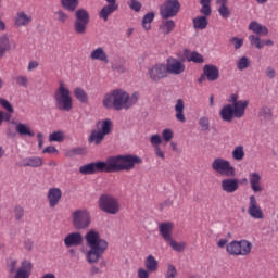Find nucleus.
<instances>
[{"mask_svg":"<svg viewBox=\"0 0 278 278\" xmlns=\"http://www.w3.org/2000/svg\"><path fill=\"white\" fill-rule=\"evenodd\" d=\"M140 99V93L135 91L131 94L125 89L117 88L106 93L102 100V105L106 110H130Z\"/></svg>","mask_w":278,"mask_h":278,"instance_id":"f257e3e1","label":"nucleus"},{"mask_svg":"<svg viewBox=\"0 0 278 278\" xmlns=\"http://www.w3.org/2000/svg\"><path fill=\"white\" fill-rule=\"evenodd\" d=\"M85 240L90 248L86 255L87 262L88 264H97L101 260V255L108 251V242L94 229L89 230L85 235Z\"/></svg>","mask_w":278,"mask_h":278,"instance_id":"f03ea898","label":"nucleus"},{"mask_svg":"<svg viewBox=\"0 0 278 278\" xmlns=\"http://www.w3.org/2000/svg\"><path fill=\"white\" fill-rule=\"evenodd\" d=\"M104 173H121L123 170H132L136 164H142V159L136 155H116L110 156L104 162Z\"/></svg>","mask_w":278,"mask_h":278,"instance_id":"7ed1b4c3","label":"nucleus"},{"mask_svg":"<svg viewBox=\"0 0 278 278\" xmlns=\"http://www.w3.org/2000/svg\"><path fill=\"white\" fill-rule=\"evenodd\" d=\"M228 103L222 108L219 111V116L225 123H231L233 118H242L249 108V100H238V94L232 93L228 99Z\"/></svg>","mask_w":278,"mask_h":278,"instance_id":"20e7f679","label":"nucleus"},{"mask_svg":"<svg viewBox=\"0 0 278 278\" xmlns=\"http://www.w3.org/2000/svg\"><path fill=\"white\" fill-rule=\"evenodd\" d=\"M54 105L60 112H71L73 110V96L71 94V89L61 81L59 88L53 94Z\"/></svg>","mask_w":278,"mask_h":278,"instance_id":"39448f33","label":"nucleus"},{"mask_svg":"<svg viewBox=\"0 0 278 278\" xmlns=\"http://www.w3.org/2000/svg\"><path fill=\"white\" fill-rule=\"evenodd\" d=\"M253 249V243L249 240H233L226 245V252L228 255H232L233 257H244L251 254Z\"/></svg>","mask_w":278,"mask_h":278,"instance_id":"423d86ee","label":"nucleus"},{"mask_svg":"<svg viewBox=\"0 0 278 278\" xmlns=\"http://www.w3.org/2000/svg\"><path fill=\"white\" fill-rule=\"evenodd\" d=\"M98 205L104 214L116 215L121 212V203L118 202V199L112 194H102L99 198Z\"/></svg>","mask_w":278,"mask_h":278,"instance_id":"0eeeda50","label":"nucleus"},{"mask_svg":"<svg viewBox=\"0 0 278 278\" xmlns=\"http://www.w3.org/2000/svg\"><path fill=\"white\" fill-rule=\"evenodd\" d=\"M92 223L90 212L86 208H78L72 213V225L77 230L88 229Z\"/></svg>","mask_w":278,"mask_h":278,"instance_id":"6e6552de","label":"nucleus"},{"mask_svg":"<svg viewBox=\"0 0 278 278\" xmlns=\"http://www.w3.org/2000/svg\"><path fill=\"white\" fill-rule=\"evenodd\" d=\"M211 166L213 170L222 177H236V167L231 165V162L223 157H216L213 160Z\"/></svg>","mask_w":278,"mask_h":278,"instance_id":"1a4fd4ad","label":"nucleus"},{"mask_svg":"<svg viewBox=\"0 0 278 278\" xmlns=\"http://www.w3.org/2000/svg\"><path fill=\"white\" fill-rule=\"evenodd\" d=\"M74 31L79 35L86 34L88 23H90V13L86 9H79L75 12Z\"/></svg>","mask_w":278,"mask_h":278,"instance_id":"9d476101","label":"nucleus"},{"mask_svg":"<svg viewBox=\"0 0 278 278\" xmlns=\"http://www.w3.org/2000/svg\"><path fill=\"white\" fill-rule=\"evenodd\" d=\"M181 4L177 0H168L164 5L161 7L162 18H173L179 14Z\"/></svg>","mask_w":278,"mask_h":278,"instance_id":"9b49d317","label":"nucleus"},{"mask_svg":"<svg viewBox=\"0 0 278 278\" xmlns=\"http://www.w3.org/2000/svg\"><path fill=\"white\" fill-rule=\"evenodd\" d=\"M148 75L152 81H160L162 79H166L168 77V73L166 71V64L163 63H156L152 65L148 70Z\"/></svg>","mask_w":278,"mask_h":278,"instance_id":"f8f14e48","label":"nucleus"},{"mask_svg":"<svg viewBox=\"0 0 278 278\" xmlns=\"http://www.w3.org/2000/svg\"><path fill=\"white\" fill-rule=\"evenodd\" d=\"M166 71L167 75H181L182 73L186 72V65L184 62L170 56L167 59L166 63Z\"/></svg>","mask_w":278,"mask_h":278,"instance_id":"ddd939ff","label":"nucleus"},{"mask_svg":"<svg viewBox=\"0 0 278 278\" xmlns=\"http://www.w3.org/2000/svg\"><path fill=\"white\" fill-rule=\"evenodd\" d=\"M248 214L251 218H255L256 220H262V218H264V211H262V206L257 204L255 195L250 197Z\"/></svg>","mask_w":278,"mask_h":278,"instance_id":"4468645a","label":"nucleus"},{"mask_svg":"<svg viewBox=\"0 0 278 278\" xmlns=\"http://www.w3.org/2000/svg\"><path fill=\"white\" fill-rule=\"evenodd\" d=\"M103 161L89 163L79 167L80 175H94L96 173H104Z\"/></svg>","mask_w":278,"mask_h":278,"instance_id":"2eb2a0df","label":"nucleus"},{"mask_svg":"<svg viewBox=\"0 0 278 278\" xmlns=\"http://www.w3.org/2000/svg\"><path fill=\"white\" fill-rule=\"evenodd\" d=\"M34 23V16L27 14L25 11H20L15 14L14 26L15 27H29Z\"/></svg>","mask_w":278,"mask_h":278,"instance_id":"dca6fc26","label":"nucleus"},{"mask_svg":"<svg viewBox=\"0 0 278 278\" xmlns=\"http://www.w3.org/2000/svg\"><path fill=\"white\" fill-rule=\"evenodd\" d=\"M173 229H175V224L173 222H164L159 225V231L165 242H170L173 240Z\"/></svg>","mask_w":278,"mask_h":278,"instance_id":"f3484780","label":"nucleus"},{"mask_svg":"<svg viewBox=\"0 0 278 278\" xmlns=\"http://www.w3.org/2000/svg\"><path fill=\"white\" fill-rule=\"evenodd\" d=\"M64 244L66 249L81 247L84 244V236H81V232H71L64 238Z\"/></svg>","mask_w":278,"mask_h":278,"instance_id":"a211bd4d","label":"nucleus"},{"mask_svg":"<svg viewBox=\"0 0 278 278\" xmlns=\"http://www.w3.org/2000/svg\"><path fill=\"white\" fill-rule=\"evenodd\" d=\"M203 75L206 77L207 81H217L220 77V71L216 65L206 64L203 67Z\"/></svg>","mask_w":278,"mask_h":278,"instance_id":"6ab92c4d","label":"nucleus"},{"mask_svg":"<svg viewBox=\"0 0 278 278\" xmlns=\"http://www.w3.org/2000/svg\"><path fill=\"white\" fill-rule=\"evenodd\" d=\"M240 188V181L237 178H226L222 180V190L228 194H233Z\"/></svg>","mask_w":278,"mask_h":278,"instance_id":"aec40b11","label":"nucleus"},{"mask_svg":"<svg viewBox=\"0 0 278 278\" xmlns=\"http://www.w3.org/2000/svg\"><path fill=\"white\" fill-rule=\"evenodd\" d=\"M49 207H55L62 200V189L60 188H50L47 195Z\"/></svg>","mask_w":278,"mask_h":278,"instance_id":"412c9836","label":"nucleus"},{"mask_svg":"<svg viewBox=\"0 0 278 278\" xmlns=\"http://www.w3.org/2000/svg\"><path fill=\"white\" fill-rule=\"evenodd\" d=\"M90 60L103 62V64L110 63V56L108 55V52H105V49L103 47H98L93 49L90 53Z\"/></svg>","mask_w":278,"mask_h":278,"instance_id":"4be33fe9","label":"nucleus"},{"mask_svg":"<svg viewBox=\"0 0 278 278\" xmlns=\"http://www.w3.org/2000/svg\"><path fill=\"white\" fill-rule=\"evenodd\" d=\"M150 143L154 148V153L156 157H160L161 160H166V154L164 151H162V148H160V144H162V137L160 135H152L150 137Z\"/></svg>","mask_w":278,"mask_h":278,"instance_id":"5701e85b","label":"nucleus"},{"mask_svg":"<svg viewBox=\"0 0 278 278\" xmlns=\"http://www.w3.org/2000/svg\"><path fill=\"white\" fill-rule=\"evenodd\" d=\"M175 110V118L176 121H178V123H186V103L184 102V100L178 99L176 101V104L174 106Z\"/></svg>","mask_w":278,"mask_h":278,"instance_id":"b1692460","label":"nucleus"},{"mask_svg":"<svg viewBox=\"0 0 278 278\" xmlns=\"http://www.w3.org/2000/svg\"><path fill=\"white\" fill-rule=\"evenodd\" d=\"M249 181H250L251 190H253L254 192H262V190H263L262 175H260L258 173H255V172L250 173Z\"/></svg>","mask_w":278,"mask_h":278,"instance_id":"393cba45","label":"nucleus"},{"mask_svg":"<svg viewBox=\"0 0 278 278\" xmlns=\"http://www.w3.org/2000/svg\"><path fill=\"white\" fill-rule=\"evenodd\" d=\"M184 55L187 62H193L194 64H203L205 62L203 55L197 51L185 50Z\"/></svg>","mask_w":278,"mask_h":278,"instance_id":"a878e982","label":"nucleus"},{"mask_svg":"<svg viewBox=\"0 0 278 278\" xmlns=\"http://www.w3.org/2000/svg\"><path fill=\"white\" fill-rule=\"evenodd\" d=\"M175 21L166 18L161 22L159 29L163 36H168V34H173V31H175Z\"/></svg>","mask_w":278,"mask_h":278,"instance_id":"bb28decb","label":"nucleus"},{"mask_svg":"<svg viewBox=\"0 0 278 278\" xmlns=\"http://www.w3.org/2000/svg\"><path fill=\"white\" fill-rule=\"evenodd\" d=\"M248 28L256 36H268V28L257 23L256 21L251 22Z\"/></svg>","mask_w":278,"mask_h":278,"instance_id":"cd10ccee","label":"nucleus"},{"mask_svg":"<svg viewBox=\"0 0 278 278\" xmlns=\"http://www.w3.org/2000/svg\"><path fill=\"white\" fill-rule=\"evenodd\" d=\"M15 131L18 136H28V138H34L36 136V132H34L28 124L25 123H18L15 126Z\"/></svg>","mask_w":278,"mask_h":278,"instance_id":"c85d7f7f","label":"nucleus"},{"mask_svg":"<svg viewBox=\"0 0 278 278\" xmlns=\"http://www.w3.org/2000/svg\"><path fill=\"white\" fill-rule=\"evenodd\" d=\"M144 267L146 270H149L150 273H157L160 263L155 260V256L150 254L144 260Z\"/></svg>","mask_w":278,"mask_h":278,"instance_id":"c756f323","label":"nucleus"},{"mask_svg":"<svg viewBox=\"0 0 278 278\" xmlns=\"http://www.w3.org/2000/svg\"><path fill=\"white\" fill-rule=\"evenodd\" d=\"M116 10H118V4H110L109 3L101 9L99 16L101 18H103L104 22H106L108 18H110L111 14H114V12H116Z\"/></svg>","mask_w":278,"mask_h":278,"instance_id":"7c9ffc66","label":"nucleus"},{"mask_svg":"<svg viewBox=\"0 0 278 278\" xmlns=\"http://www.w3.org/2000/svg\"><path fill=\"white\" fill-rule=\"evenodd\" d=\"M43 161L40 156H30L23 160L22 166H30L31 168H38L42 166Z\"/></svg>","mask_w":278,"mask_h":278,"instance_id":"2f4dec72","label":"nucleus"},{"mask_svg":"<svg viewBox=\"0 0 278 278\" xmlns=\"http://www.w3.org/2000/svg\"><path fill=\"white\" fill-rule=\"evenodd\" d=\"M192 23H193V29H198V30L207 29V25H210V22L207 21V15L197 16L193 18Z\"/></svg>","mask_w":278,"mask_h":278,"instance_id":"473e14b6","label":"nucleus"},{"mask_svg":"<svg viewBox=\"0 0 278 278\" xmlns=\"http://www.w3.org/2000/svg\"><path fill=\"white\" fill-rule=\"evenodd\" d=\"M153 21H155L154 12H149L143 16L141 25H142L144 31H150L151 24L153 23Z\"/></svg>","mask_w":278,"mask_h":278,"instance_id":"72a5a7b5","label":"nucleus"},{"mask_svg":"<svg viewBox=\"0 0 278 278\" xmlns=\"http://www.w3.org/2000/svg\"><path fill=\"white\" fill-rule=\"evenodd\" d=\"M105 138V135L103 132H101L100 130H92L90 137H89V143L92 144V142H94V144H101V142H103Z\"/></svg>","mask_w":278,"mask_h":278,"instance_id":"f704fd0d","label":"nucleus"},{"mask_svg":"<svg viewBox=\"0 0 278 278\" xmlns=\"http://www.w3.org/2000/svg\"><path fill=\"white\" fill-rule=\"evenodd\" d=\"M61 5L64 10H68V12H75L77 5H79V0H61Z\"/></svg>","mask_w":278,"mask_h":278,"instance_id":"c9c22d12","label":"nucleus"},{"mask_svg":"<svg viewBox=\"0 0 278 278\" xmlns=\"http://www.w3.org/2000/svg\"><path fill=\"white\" fill-rule=\"evenodd\" d=\"M200 12L204 16H210L212 14V0H200Z\"/></svg>","mask_w":278,"mask_h":278,"instance_id":"e433bc0d","label":"nucleus"},{"mask_svg":"<svg viewBox=\"0 0 278 278\" xmlns=\"http://www.w3.org/2000/svg\"><path fill=\"white\" fill-rule=\"evenodd\" d=\"M74 97L79 103H88V93L80 87L74 89Z\"/></svg>","mask_w":278,"mask_h":278,"instance_id":"4c0bfd02","label":"nucleus"},{"mask_svg":"<svg viewBox=\"0 0 278 278\" xmlns=\"http://www.w3.org/2000/svg\"><path fill=\"white\" fill-rule=\"evenodd\" d=\"M112 119L108 118V119H103L101 122V130L100 132L103 134L104 136H108L110 134H112Z\"/></svg>","mask_w":278,"mask_h":278,"instance_id":"58836bf2","label":"nucleus"},{"mask_svg":"<svg viewBox=\"0 0 278 278\" xmlns=\"http://www.w3.org/2000/svg\"><path fill=\"white\" fill-rule=\"evenodd\" d=\"M258 116L263 121H273V110L268 106H263L258 112Z\"/></svg>","mask_w":278,"mask_h":278,"instance_id":"ea45409f","label":"nucleus"},{"mask_svg":"<svg viewBox=\"0 0 278 278\" xmlns=\"http://www.w3.org/2000/svg\"><path fill=\"white\" fill-rule=\"evenodd\" d=\"M232 159L236 160L237 162H241V160H244V147L237 146L232 150Z\"/></svg>","mask_w":278,"mask_h":278,"instance_id":"a19ab883","label":"nucleus"},{"mask_svg":"<svg viewBox=\"0 0 278 278\" xmlns=\"http://www.w3.org/2000/svg\"><path fill=\"white\" fill-rule=\"evenodd\" d=\"M169 242V247H172L173 251H176L177 253H181L184 251H186V242H177L173 239H170V241H167Z\"/></svg>","mask_w":278,"mask_h":278,"instance_id":"79ce46f5","label":"nucleus"},{"mask_svg":"<svg viewBox=\"0 0 278 278\" xmlns=\"http://www.w3.org/2000/svg\"><path fill=\"white\" fill-rule=\"evenodd\" d=\"M0 51H2V53L10 51V38H8L7 35L0 36Z\"/></svg>","mask_w":278,"mask_h":278,"instance_id":"37998d69","label":"nucleus"},{"mask_svg":"<svg viewBox=\"0 0 278 278\" xmlns=\"http://www.w3.org/2000/svg\"><path fill=\"white\" fill-rule=\"evenodd\" d=\"M50 142H64V132L59 130L49 135Z\"/></svg>","mask_w":278,"mask_h":278,"instance_id":"c03bdc74","label":"nucleus"},{"mask_svg":"<svg viewBox=\"0 0 278 278\" xmlns=\"http://www.w3.org/2000/svg\"><path fill=\"white\" fill-rule=\"evenodd\" d=\"M251 66V61H249V58L242 56L238 62H237V68L238 71H247Z\"/></svg>","mask_w":278,"mask_h":278,"instance_id":"a18cd8bd","label":"nucleus"},{"mask_svg":"<svg viewBox=\"0 0 278 278\" xmlns=\"http://www.w3.org/2000/svg\"><path fill=\"white\" fill-rule=\"evenodd\" d=\"M249 41L252 47H256V49H263L264 45H262V40L260 39L258 35H250Z\"/></svg>","mask_w":278,"mask_h":278,"instance_id":"49530a36","label":"nucleus"},{"mask_svg":"<svg viewBox=\"0 0 278 278\" xmlns=\"http://www.w3.org/2000/svg\"><path fill=\"white\" fill-rule=\"evenodd\" d=\"M177 267L173 264H167V269L165 273V278H177Z\"/></svg>","mask_w":278,"mask_h":278,"instance_id":"de8ad7c7","label":"nucleus"},{"mask_svg":"<svg viewBox=\"0 0 278 278\" xmlns=\"http://www.w3.org/2000/svg\"><path fill=\"white\" fill-rule=\"evenodd\" d=\"M198 124L200 125L202 131H210V117L207 116L200 117Z\"/></svg>","mask_w":278,"mask_h":278,"instance_id":"09e8293b","label":"nucleus"},{"mask_svg":"<svg viewBox=\"0 0 278 278\" xmlns=\"http://www.w3.org/2000/svg\"><path fill=\"white\" fill-rule=\"evenodd\" d=\"M0 105L3 108V110L9 112V114H14V106H12V103H10V101L7 99L0 98Z\"/></svg>","mask_w":278,"mask_h":278,"instance_id":"8fccbe9b","label":"nucleus"},{"mask_svg":"<svg viewBox=\"0 0 278 278\" xmlns=\"http://www.w3.org/2000/svg\"><path fill=\"white\" fill-rule=\"evenodd\" d=\"M218 14L222 16V18H229V16H231V11L229 10V7H227V4H224L219 5Z\"/></svg>","mask_w":278,"mask_h":278,"instance_id":"3c124183","label":"nucleus"},{"mask_svg":"<svg viewBox=\"0 0 278 278\" xmlns=\"http://www.w3.org/2000/svg\"><path fill=\"white\" fill-rule=\"evenodd\" d=\"M54 14L59 23L64 24L66 23V21H68V14H66V12H64L63 10H58Z\"/></svg>","mask_w":278,"mask_h":278,"instance_id":"603ef678","label":"nucleus"},{"mask_svg":"<svg viewBox=\"0 0 278 278\" xmlns=\"http://www.w3.org/2000/svg\"><path fill=\"white\" fill-rule=\"evenodd\" d=\"M164 142H170L173 140V130L170 128H166L162 132Z\"/></svg>","mask_w":278,"mask_h":278,"instance_id":"864d4df0","label":"nucleus"},{"mask_svg":"<svg viewBox=\"0 0 278 278\" xmlns=\"http://www.w3.org/2000/svg\"><path fill=\"white\" fill-rule=\"evenodd\" d=\"M231 45H233L235 49H241L242 45H244V39L238 38V37H232L230 39Z\"/></svg>","mask_w":278,"mask_h":278,"instance_id":"5fc2aeb1","label":"nucleus"},{"mask_svg":"<svg viewBox=\"0 0 278 278\" xmlns=\"http://www.w3.org/2000/svg\"><path fill=\"white\" fill-rule=\"evenodd\" d=\"M16 83L18 84V86H23V88H27L28 84H29V78H27V76H17L16 78Z\"/></svg>","mask_w":278,"mask_h":278,"instance_id":"6e6d98bb","label":"nucleus"},{"mask_svg":"<svg viewBox=\"0 0 278 278\" xmlns=\"http://www.w3.org/2000/svg\"><path fill=\"white\" fill-rule=\"evenodd\" d=\"M129 8L135 12H140L142 4L138 0H130Z\"/></svg>","mask_w":278,"mask_h":278,"instance_id":"4d7b16f0","label":"nucleus"},{"mask_svg":"<svg viewBox=\"0 0 278 278\" xmlns=\"http://www.w3.org/2000/svg\"><path fill=\"white\" fill-rule=\"evenodd\" d=\"M3 121H5V123H10V121H12V115H10V113L0 111V127L3 125Z\"/></svg>","mask_w":278,"mask_h":278,"instance_id":"13d9d810","label":"nucleus"},{"mask_svg":"<svg viewBox=\"0 0 278 278\" xmlns=\"http://www.w3.org/2000/svg\"><path fill=\"white\" fill-rule=\"evenodd\" d=\"M152 271L147 268H139L137 271L138 278H149Z\"/></svg>","mask_w":278,"mask_h":278,"instance_id":"bf43d9fd","label":"nucleus"},{"mask_svg":"<svg viewBox=\"0 0 278 278\" xmlns=\"http://www.w3.org/2000/svg\"><path fill=\"white\" fill-rule=\"evenodd\" d=\"M14 214H15L16 220H21V218H23V216H25V210H23L22 206H16L14 208Z\"/></svg>","mask_w":278,"mask_h":278,"instance_id":"052dcab7","label":"nucleus"},{"mask_svg":"<svg viewBox=\"0 0 278 278\" xmlns=\"http://www.w3.org/2000/svg\"><path fill=\"white\" fill-rule=\"evenodd\" d=\"M265 75H266V77H268V79H275V77H277V71H275V68L268 66L265 70Z\"/></svg>","mask_w":278,"mask_h":278,"instance_id":"680f3d73","label":"nucleus"},{"mask_svg":"<svg viewBox=\"0 0 278 278\" xmlns=\"http://www.w3.org/2000/svg\"><path fill=\"white\" fill-rule=\"evenodd\" d=\"M42 153H59L55 147L53 146H48L42 150Z\"/></svg>","mask_w":278,"mask_h":278,"instance_id":"e2e57ef3","label":"nucleus"},{"mask_svg":"<svg viewBox=\"0 0 278 278\" xmlns=\"http://www.w3.org/2000/svg\"><path fill=\"white\" fill-rule=\"evenodd\" d=\"M38 66H39L38 61H30V62L28 63L27 71H29V72L36 71V68H38Z\"/></svg>","mask_w":278,"mask_h":278,"instance_id":"0e129e2a","label":"nucleus"},{"mask_svg":"<svg viewBox=\"0 0 278 278\" xmlns=\"http://www.w3.org/2000/svg\"><path fill=\"white\" fill-rule=\"evenodd\" d=\"M42 138H45V136L42 135V132H38L37 134V139H38V147L39 149H42L45 141L42 140Z\"/></svg>","mask_w":278,"mask_h":278,"instance_id":"69168bd1","label":"nucleus"},{"mask_svg":"<svg viewBox=\"0 0 278 278\" xmlns=\"http://www.w3.org/2000/svg\"><path fill=\"white\" fill-rule=\"evenodd\" d=\"M227 239H219L218 242H217V247L219 249H225V247H227Z\"/></svg>","mask_w":278,"mask_h":278,"instance_id":"338daca9","label":"nucleus"},{"mask_svg":"<svg viewBox=\"0 0 278 278\" xmlns=\"http://www.w3.org/2000/svg\"><path fill=\"white\" fill-rule=\"evenodd\" d=\"M99 273H101V269H99V267H97V266H92L91 267V270H90V274L91 275H99Z\"/></svg>","mask_w":278,"mask_h":278,"instance_id":"774afa93","label":"nucleus"}]
</instances>
